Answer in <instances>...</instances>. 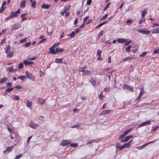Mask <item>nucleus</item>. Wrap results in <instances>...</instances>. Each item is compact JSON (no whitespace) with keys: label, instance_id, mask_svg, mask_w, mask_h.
Returning <instances> with one entry per match:
<instances>
[{"label":"nucleus","instance_id":"1","mask_svg":"<svg viewBox=\"0 0 159 159\" xmlns=\"http://www.w3.org/2000/svg\"><path fill=\"white\" fill-rule=\"evenodd\" d=\"M79 71L83 72V75H89L90 74L89 70H86L85 67L79 69Z\"/></svg>","mask_w":159,"mask_h":159},{"label":"nucleus","instance_id":"2","mask_svg":"<svg viewBox=\"0 0 159 159\" xmlns=\"http://www.w3.org/2000/svg\"><path fill=\"white\" fill-rule=\"evenodd\" d=\"M26 75L27 78L33 80L35 79V76H34L31 73L27 71H26Z\"/></svg>","mask_w":159,"mask_h":159},{"label":"nucleus","instance_id":"3","mask_svg":"<svg viewBox=\"0 0 159 159\" xmlns=\"http://www.w3.org/2000/svg\"><path fill=\"white\" fill-rule=\"evenodd\" d=\"M4 50L5 53L7 54V57H10V46L9 44L7 45Z\"/></svg>","mask_w":159,"mask_h":159},{"label":"nucleus","instance_id":"4","mask_svg":"<svg viewBox=\"0 0 159 159\" xmlns=\"http://www.w3.org/2000/svg\"><path fill=\"white\" fill-rule=\"evenodd\" d=\"M20 9H19L14 13L13 12H11V18L16 17L17 16V14L20 13Z\"/></svg>","mask_w":159,"mask_h":159},{"label":"nucleus","instance_id":"5","mask_svg":"<svg viewBox=\"0 0 159 159\" xmlns=\"http://www.w3.org/2000/svg\"><path fill=\"white\" fill-rule=\"evenodd\" d=\"M29 126L33 129H35L39 126V125L32 121L30 122L29 124Z\"/></svg>","mask_w":159,"mask_h":159},{"label":"nucleus","instance_id":"6","mask_svg":"<svg viewBox=\"0 0 159 159\" xmlns=\"http://www.w3.org/2000/svg\"><path fill=\"white\" fill-rule=\"evenodd\" d=\"M133 137L132 135L128 136L123 139H122L120 140V141L121 142H124L128 141L131 138Z\"/></svg>","mask_w":159,"mask_h":159},{"label":"nucleus","instance_id":"7","mask_svg":"<svg viewBox=\"0 0 159 159\" xmlns=\"http://www.w3.org/2000/svg\"><path fill=\"white\" fill-rule=\"evenodd\" d=\"M70 142V141L69 140H63L61 142V145L64 146L69 144Z\"/></svg>","mask_w":159,"mask_h":159},{"label":"nucleus","instance_id":"8","mask_svg":"<svg viewBox=\"0 0 159 159\" xmlns=\"http://www.w3.org/2000/svg\"><path fill=\"white\" fill-rule=\"evenodd\" d=\"M20 27V24L16 23L12 25V30H15L18 29Z\"/></svg>","mask_w":159,"mask_h":159},{"label":"nucleus","instance_id":"9","mask_svg":"<svg viewBox=\"0 0 159 159\" xmlns=\"http://www.w3.org/2000/svg\"><path fill=\"white\" fill-rule=\"evenodd\" d=\"M112 111L111 110H106L105 111H103L100 114L101 116L105 115H107L110 113Z\"/></svg>","mask_w":159,"mask_h":159},{"label":"nucleus","instance_id":"10","mask_svg":"<svg viewBox=\"0 0 159 159\" xmlns=\"http://www.w3.org/2000/svg\"><path fill=\"white\" fill-rule=\"evenodd\" d=\"M138 32H140L142 33H144L145 34H147L150 32V30H140L138 31Z\"/></svg>","mask_w":159,"mask_h":159},{"label":"nucleus","instance_id":"11","mask_svg":"<svg viewBox=\"0 0 159 159\" xmlns=\"http://www.w3.org/2000/svg\"><path fill=\"white\" fill-rule=\"evenodd\" d=\"M26 1V0H23L20 4V7L21 8H23L25 7Z\"/></svg>","mask_w":159,"mask_h":159},{"label":"nucleus","instance_id":"12","mask_svg":"<svg viewBox=\"0 0 159 159\" xmlns=\"http://www.w3.org/2000/svg\"><path fill=\"white\" fill-rule=\"evenodd\" d=\"M127 39H118L117 40V41L120 43H123L126 42Z\"/></svg>","mask_w":159,"mask_h":159},{"label":"nucleus","instance_id":"13","mask_svg":"<svg viewBox=\"0 0 159 159\" xmlns=\"http://www.w3.org/2000/svg\"><path fill=\"white\" fill-rule=\"evenodd\" d=\"M23 63L25 65H32L34 64V62L32 61H29L27 60H25L23 61Z\"/></svg>","mask_w":159,"mask_h":159},{"label":"nucleus","instance_id":"14","mask_svg":"<svg viewBox=\"0 0 159 159\" xmlns=\"http://www.w3.org/2000/svg\"><path fill=\"white\" fill-rule=\"evenodd\" d=\"M124 86H125V88L127 90H128L132 92H133V88L132 87H131L130 86L126 85L125 84Z\"/></svg>","mask_w":159,"mask_h":159},{"label":"nucleus","instance_id":"15","mask_svg":"<svg viewBox=\"0 0 159 159\" xmlns=\"http://www.w3.org/2000/svg\"><path fill=\"white\" fill-rule=\"evenodd\" d=\"M27 106L30 108H31L32 102V101L30 102L29 100H27L26 103Z\"/></svg>","mask_w":159,"mask_h":159},{"label":"nucleus","instance_id":"16","mask_svg":"<svg viewBox=\"0 0 159 159\" xmlns=\"http://www.w3.org/2000/svg\"><path fill=\"white\" fill-rule=\"evenodd\" d=\"M45 99H42L40 98H39L38 100V102L43 105L45 102Z\"/></svg>","mask_w":159,"mask_h":159},{"label":"nucleus","instance_id":"17","mask_svg":"<svg viewBox=\"0 0 159 159\" xmlns=\"http://www.w3.org/2000/svg\"><path fill=\"white\" fill-rule=\"evenodd\" d=\"M50 5L48 4H43L42 5V8L43 9H48L50 7Z\"/></svg>","mask_w":159,"mask_h":159},{"label":"nucleus","instance_id":"18","mask_svg":"<svg viewBox=\"0 0 159 159\" xmlns=\"http://www.w3.org/2000/svg\"><path fill=\"white\" fill-rule=\"evenodd\" d=\"M64 50V48H57L56 49V53L58 52H61L63 51Z\"/></svg>","mask_w":159,"mask_h":159},{"label":"nucleus","instance_id":"19","mask_svg":"<svg viewBox=\"0 0 159 159\" xmlns=\"http://www.w3.org/2000/svg\"><path fill=\"white\" fill-rule=\"evenodd\" d=\"M63 60V58H56L55 59V62L57 63H61L62 62V61Z\"/></svg>","mask_w":159,"mask_h":159},{"label":"nucleus","instance_id":"20","mask_svg":"<svg viewBox=\"0 0 159 159\" xmlns=\"http://www.w3.org/2000/svg\"><path fill=\"white\" fill-rule=\"evenodd\" d=\"M7 80V78L6 77H4L0 79V83H3L6 82Z\"/></svg>","mask_w":159,"mask_h":159},{"label":"nucleus","instance_id":"21","mask_svg":"<svg viewBox=\"0 0 159 159\" xmlns=\"http://www.w3.org/2000/svg\"><path fill=\"white\" fill-rule=\"evenodd\" d=\"M50 52L53 54H56V51L55 50L54 48L52 47L50 48Z\"/></svg>","mask_w":159,"mask_h":159},{"label":"nucleus","instance_id":"22","mask_svg":"<svg viewBox=\"0 0 159 159\" xmlns=\"http://www.w3.org/2000/svg\"><path fill=\"white\" fill-rule=\"evenodd\" d=\"M12 98L14 100H17L19 99V97L17 95H12Z\"/></svg>","mask_w":159,"mask_h":159},{"label":"nucleus","instance_id":"23","mask_svg":"<svg viewBox=\"0 0 159 159\" xmlns=\"http://www.w3.org/2000/svg\"><path fill=\"white\" fill-rule=\"evenodd\" d=\"M10 151V147H8L7 149L3 151V152L4 153H8Z\"/></svg>","mask_w":159,"mask_h":159},{"label":"nucleus","instance_id":"24","mask_svg":"<svg viewBox=\"0 0 159 159\" xmlns=\"http://www.w3.org/2000/svg\"><path fill=\"white\" fill-rule=\"evenodd\" d=\"M131 141H129L128 143H125L123 145L124 148H128L130 145V142Z\"/></svg>","mask_w":159,"mask_h":159},{"label":"nucleus","instance_id":"25","mask_svg":"<svg viewBox=\"0 0 159 159\" xmlns=\"http://www.w3.org/2000/svg\"><path fill=\"white\" fill-rule=\"evenodd\" d=\"M146 10L145 9L142 11V18H143L145 14L147 13V11H145Z\"/></svg>","mask_w":159,"mask_h":159},{"label":"nucleus","instance_id":"26","mask_svg":"<svg viewBox=\"0 0 159 159\" xmlns=\"http://www.w3.org/2000/svg\"><path fill=\"white\" fill-rule=\"evenodd\" d=\"M107 23L106 21H105L103 22H102V23H100L99 24L97 27H96V29L100 27H101L104 24H106Z\"/></svg>","mask_w":159,"mask_h":159},{"label":"nucleus","instance_id":"27","mask_svg":"<svg viewBox=\"0 0 159 159\" xmlns=\"http://www.w3.org/2000/svg\"><path fill=\"white\" fill-rule=\"evenodd\" d=\"M27 14H23L21 16V17L22 18V21H24L25 20H26V18L24 17V16L26 15Z\"/></svg>","mask_w":159,"mask_h":159},{"label":"nucleus","instance_id":"28","mask_svg":"<svg viewBox=\"0 0 159 159\" xmlns=\"http://www.w3.org/2000/svg\"><path fill=\"white\" fill-rule=\"evenodd\" d=\"M132 46L130 45L128 46V47L126 48L125 49V51L126 52H130V48Z\"/></svg>","mask_w":159,"mask_h":159},{"label":"nucleus","instance_id":"29","mask_svg":"<svg viewBox=\"0 0 159 159\" xmlns=\"http://www.w3.org/2000/svg\"><path fill=\"white\" fill-rule=\"evenodd\" d=\"M80 126V124H76L73 126H71L70 127L71 128H79Z\"/></svg>","mask_w":159,"mask_h":159},{"label":"nucleus","instance_id":"30","mask_svg":"<svg viewBox=\"0 0 159 159\" xmlns=\"http://www.w3.org/2000/svg\"><path fill=\"white\" fill-rule=\"evenodd\" d=\"M75 32L73 31L70 34H68V36H70V38H72L75 36Z\"/></svg>","mask_w":159,"mask_h":159},{"label":"nucleus","instance_id":"31","mask_svg":"<svg viewBox=\"0 0 159 159\" xmlns=\"http://www.w3.org/2000/svg\"><path fill=\"white\" fill-rule=\"evenodd\" d=\"M157 33H159V28H157L154 29L152 32V33L153 34Z\"/></svg>","mask_w":159,"mask_h":159},{"label":"nucleus","instance_id":"32","mask_svg":"<svg viewBox=\"0 0 159 159\" xmlns=\"http://www.w3.org/2000/svg\"><path fill=\"white\" fill-rule=\"evenodd\" d=\"M36 1H34L31 4V6L33 8H35L36 7Z\"/></svg>","mask_w":159,"mask_h":159},{"label":"nucleus","instance_id":"33","mask_svg":"<svg viewBox=\"0 0 159 159\" xmlns=\"http://www.w3.org/2000/svg\"><path fill=\"white\" fill-rule=\"evenodd\" d=\"M26 78L25 76H19L17 77L18 79H20L22 80H23Z\"/></svg>","mask_w":159,"mask_h":159},{"label":"nucleus","instance_id":"34","mask_svg":"<svg viewBox=\"0 0 159 159\" xmlns=\"http://www.w3.org/2000/svg\"><path fill=\"white\" fill-rule=\"evenodd\" d=\"M23 66V65L22 62L20 63L19 64L18 68L20 69L22 68Z\"/></svg>","mask_w":159,"mask_h":159},{"label":"nucleus","instance_id":"35","mask_svg":"<svg viewBox=\"0 0 159 159\" xmlns=\"http://www.w3.org/2000/svg\"><path fill=\"white\" fill-rule=\"evenodd\" d=\"M22 156V154H19L18 155L16 156L15 158L14 159H19Z\"/></svg>","mask_w":159,"mask_h":159},{"label":"nucleus","instance_id":"36","mask_svg":"<svg viewBox=\"0 0 159 159\" xmlns=\"http://www.w3.org/2000/svg\"><path fill=\"white\" fill-rule=\"evenodd\" d=\"M30 44H31V42L26 43L25 44V47H28L30 46Z\"/></svg>","mask_w":159,"mask_h":159},{"label":"nucleus","instance_id":"37","mask_svg":"<svg viewBox=\"0 0 159 159\" xmlns=\"http://www.w3.org/2000/svg\"><path fill=\"white\" fill-rule=\"evenodd\" d=\"M150 124H151L150 121L149 120H148L147 121L144 122L143 124H145V125H150Z\"/></svg>","mask_w":159,"mask_h":159},{"label":"nucleus","instance_id":"38","mask_svg":"<svg viewBox=\"0 0 159 159\" xmlns=\"http://www.w3.org/2000/svg\"><path fill=\"white\" fill-rule=\"evenodd\" d=\"M36 58L37 57H36L34 56L32 58L29 57V58H28V60H30V61L34 60H35L36 59Z\"/></svg>","mask_w":159,"mask_h":159},{"label":"nucleus","instance_id":"39","mask_svg":"<svg viewBox=\"0 0 159 159\" xmlns=\"http://www.w3.org/2000/svg\"><path fill=\"white\" fill-rule=\"evenodd\" d=\"M132 58L131 57H126L125 58H124L123 59V60L124 61H126L130 59H132Z\"/></svg>","mask_w":159,"mask_h":159},{"label":"nucleus","instance_id":"40","mask_svg":"<svg viewBox=\"0 0 159 159\" xmlns=\"http://www.w3.org/2000/svg\"><path fill=\"white\" fill-rule=\"evenodd\" d=\"M70 145L72 147H75L77 146L78 144L77 143H72L70 144Z\"/></svg>","mask_w":159,"mask_h":159},{"label":"nucleus","instance_id":"41","mask_svg":"<svg viewBox=\"0 0 159 159\" xmlns=\"http://www.w3.org/2000/svg\"><path fill=\"white\" fill-rule=\"evenodd\" d=\"M27 38H24L23 39H22L20 40V41L21 43H24L25 42L27 41Z\"/></svg>","mask_w":159,"mask_h":159},{"label":"nucleus","instance_id":"42","mask_svg":"<svg viewBox=\"0 0 159 159\" xmlns=\"http://www.w3.org/2000/svg\"><path fill=\"white\" fill-rule=\"evenodd\" d=\"M99 98L100 99L102 100L103 98H104V96L102 94V92L99 97Z\"/></svg>","mask_w":159,"mask_h":159},{"label":"nucleus","instance_id":"43","mask_svg":"<svg viewBox=\"0 0 159 159\" xmlns=\"http://www.w3.org/2000/svg\"><path fill=\"white\" fill-rule=\"evenodd\" d=\"M110 3H107L106 6H105V7L104 8V9H103V11H105L106 10V9H107L109 7V5H110Z\"/></svg>","mask_w":159,"mask_h":159},{"label":"nucleus","instance_id":"44","mask_svg":"<svg viewBox=\"0 0 159 159\" xmlns=\"http://www.w3.org/2000/svg\"><path fill=\"white\" fill-rule=\"evenodd\" d=\"M147 52H144L143 53L141 54L140 55V57H143L145 56L147 54Z\"/></svg>","mask_w":159,"mask_h":159},{"label":"nucleus","instance_id":"45","mask_svg":"<svg viewBox=\"0 0 159 159\" xmlns=\"http://www.w3.org/2000/svg\"><path fill=\"white\" fill-rule=\"evenodd\" d=\"M131 130V129H130L124 132V133L125 134V135L127 134Z\"/></svg>","mask_w":159,"mask_h":159},{"label":"nucleus","instance_id":"46","mask_svg":"<svg viewBox=\"0 0 159 159\" xmlns=\"http://www.w3.org/2000/svg\"><path fill=\"white\" fill-rule=\"evenodd\" d=\"M110 89V87H106L104 89V91L105 92L108 91Z\"/></svg>","mask_w":159,"mask_h":159},{"label":"nucleus","instance_id":"47","mask_svg":"<svg viewBox=\"0 0 159 159\" xmlns=\"http://www.w3.org/2000/svg\"><path fill=\"white\" fill-rule=\"evenodd\" d=\"M101 53L102 51L98 49L97 52V55L98 56L100 57L101 55Z\"/></svg>","mask_w":159,"mask_h":159},{"label":"nucleus","instance_id":"48","mask_svg":"<svg viewBox=\"0 0 159 159\" xmlns=\"http://www.w3.org/2000/svg\"><path fill=\"white\" fill-rule=\"evenodd\" d=\"M144 124V122L141 124H140L137 127V129H139V128L140 127H142V126H144L145 125V124Z\"/></svg>","mask_w":159,"mask_h":159},{"label":"nucleus","instance_id":"49","mask_svg":"<svg viewBox=\"0 0 159 159\" xmlns=\"http://www.w3.org/2000/svg\"><path fill=\"white\" fill-rule=\"evenodd\" d=\"M103 33V30H101L100 32L99 33V35L98 36V38H100V37L102 35Z\"/></svg>","mask_w":159,"mask_h":159},{"label":"nucleus","instance_id":"50","mask_svg":"<svg viewBox=\"0 0 159 159\" xmlns=\"http://www.w3.org/2000/svg\"><path fill=\"white\" fill-rule=\"evenodd\" d=\"M159 127L158 126H157L155 127H152V129L153 131H155L157 128Z\"/></svg>","mask_w":159,"mask_h":159},{"label":"nucleus","instance_id":"51","mask_svg":"<svg viewBox=\"0 0 159 159\" xmlns=\"http://www.w3.org/2000/svg\"><path fill=\"white\" fill-rule=\"evenodd\" d=\"M92 2V0H88L87 1V5H90L91 3Z\"/></svg>","mask_w":159,"mask_h":159},{"label":"nucleus","instance_id":"52","mask_svg":"<svg viewBox=\"0 0 159 159\" xmlns=\"http://www.w3.org/2000/svg\"><path fill=\"white\" fill-rule=\"evenodd\" d=\"M5 8L4 7L2 6L1 9L0 10V13H2V11H4Z\"/></svg>","mask_w":159,"mask_h":159},{"label":"nucleus","instance_id":"53","mask_svg":"<svg viewBox=\"0 0 159 159\" xmlns=\"http://www.w3.org/2000/svg\"><path fill=\"white\" fill-rule=\"evenodd\" d=\"M144 19H143V18H142L141 19H140L139 20V23L140 24H141L142 22L144 21Z\"/></svg>","mask_w":159,"mask_h":159},{"label":"nucleus","instance_id":"54","mask_svg":"<svg viewBox=\"0 0 159 159\" xmlns=\"http://www.w3.org/2000/svg\"><path fill=\"white\" fill-rule=\"evenodd\" d=\"M6 40V38H4L1 42V45H2L5 42Z\"/></svg>","mask_w":159,"mask_h":159},{"label":"nucleus","instance_id":"55","mask_svg":"<svg viewBox=\"0 0 159 159\" xmlns=\"http://www.w3.org/2000/svg\"><path fill=\"white\" fill-rule=\"evenodd\" d=\"M32 137V136H31L29 137H28L27 140V143H28L27 146L29 145V141H30V139H31V138Z\"/></svg>","mask_w":159,"mask_h":159},{"label":"nucleus","instance_id":"56","mask_svg":"<svg viewBox=\"0 0 159 159\" xmlns=\"http://www.w3.org/2000/svg\"><path fill=\"white\" fill-rule=\"evenodd\" d=\"M108 14H106L101 19L102 20H105Z\"/></svg>","mask_w":159,"mask_h":159},{"label":"nucleus","instance_id":"57","mask_svg":"<svg viewBox=\"0 0 159 159\" xmlns=\"http://www.w3.org/2000/svg\"><path fill=\"white\" fill-rule=\"evenodd\" d=\"M126 135L124 134V133H123L122 134H121L120 136L119 137V139H120L122 138H123Z\"/></svg>","mask_w":159,"mask_h":159},{"label":"nucleus","instance_id":"58","mask_svg":"<svg viewBox=\"0 0 159 159\" xmlns=\"http://www.w3.org/2000/svg\"><path fill=\"white\" fill-rule=\"evenodd\" d=\"M59 44V43H55L53 45L52 47L53 48H55L57 47Z\"/></svg>","mask_w":159,"mask_h":159},{"label":"nucleus","instance_id":"59","mask_svg":"<svg viewBox=\"0 0 159 159\" xmlns=\"http://www.w3.org/2000/svg\"><path fill=\"white\" fill-rule=\"evenodd\" d=\"M22 88V86H16L14 87V88H16L17 89H21Z\"/></svg>","mask_w":159,"mask_h":159},{"label":"nucleus","instance_id":"60","mask_svg":"<svg viewBox=\"0 0 159 159\" xmlns=\"http://www.w3.org/2000/svg\"><path fill=\"white\" fill-rule=\"evenodd\" d=\"M46 39L45 38V39H42V40H41L40 41H39V43H38V44L42 43L43 42L45 41L46 40Z\"/></svg>","mask_w":159,"mask_h":159},{"label":"nucleus","instance_id":"61","mask_svg":"<svg viewBox=\"0 0 159 159\" xmlns=\"http://www.w3.org/2000/svg\"><path fill=\"white\" fill-rule=\"evenodd\" d=\"M80 28H79L78 29H75V33H77L78 32L80 31Z\"/></svg>","mask_w":159,"mask_h":159},{"label":"nucleus","instance_id":"62","mask_svg":"<svg viewBox=\"0 0 159 159\" xmlns=\"http://www.w3.org/2000/svg\"><path fill=\"white\" fill-rule=\"evenodd\" d=\"M48 28H47V32L48 33V34L51 35L52 34V31H51L50 32H48Z\"/></svg>","mask_w":159,"mask_h":159},{"label":"nucleus","instance_id":"63","mask_svg":"<svg viewBox=\"0 0 159 159\" xmlns=\"http://www.w3.org/2000/svg\"><path fill=\"white\" fill-rule=\"evenodd\" d=\"M64 32H63V33H62L60 35V38H61L64 37Z\"/></svg>","mask_w":159,"mask_h":159},{"label":"nucleus","instance_id":"64","mask_svg":"<svg viewBox=\"0 0 159 159\" xmlns=\"http://www.w3.org/2000/svg\"><path fill=\"white\" fill-rule=\"evenodd\" d=\"M131 42V40L127 42L125 44V46H126L129 44Z\"/></svg>","mask_w":159,"mask_h":159}]
</instances>
